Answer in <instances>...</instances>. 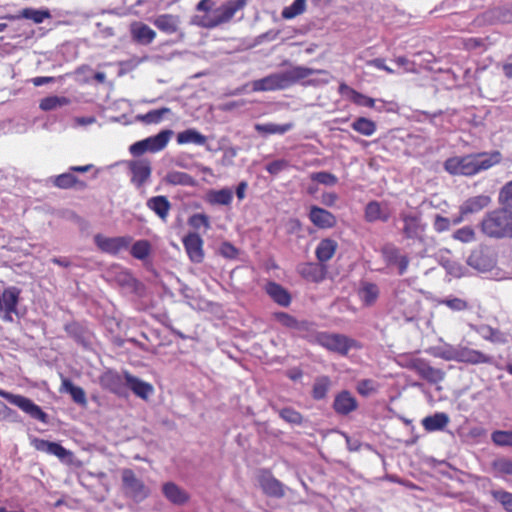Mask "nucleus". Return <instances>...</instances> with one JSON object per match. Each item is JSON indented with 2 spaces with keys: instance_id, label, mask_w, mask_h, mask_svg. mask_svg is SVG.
<instances>
[{
  "instance_id": "79ce46f5",
  "label": "nucleus",
  "mask_w": 512,
  "mask_h": 512,
  "mask_svg": "<svg viewBox=\"0 0 512 512\" xmlns=\"http://www.w3.org/2000/svg\"><path fill=\"white\" fill-rule=\"evenodd\" d=\"M351 127L354 131L367 137L372 136L376 131L375 122L365 117H359L354 120Z\"/></svg>"
},
{
  "instance_id": "5701e85b",
  "label": "nucleus",
  "mask_w": 512,
  "mask_h": 512,
  "mask_svg": "<svg viewBox=\"0 0 512 512\" xmlns=\"http://www.w3.org/2000/svg\"><path fill=\"white\" fill-rule=\"evenodd\" d=\"M130 170L133 174L132 181L138 186L145 183L151 175V164L147 159L130 162Z\"/></svg>"
},
{
  "instance_id": "0e129e2a",
  "label": "nucleus",
  "mask_w": 512,
  "mask_h": 512,
  "mask_svg": "<svg viewBox=\"0 0 512 512\" xmlns=\"http://www.w3.org/2000/svg\"><path fill=\"white\" fill-rule=\"evenodd\" d=\"M376 390L375 382L371 379H363L357 383V391L363 396H368Z\"/></svg>"
},
{
  "instance_id": "1a4fd4ad",
  "label": "nucleus",
  "mask_w": 512,
  "mask_h": 512,
  "mask_svg": "<svg viewBox=\"0 0 512 512\" xmlns=\"http://www.w3.org/2000/svg\"><path fill=\"white\" fill-rule=\"evenodd\" d=\"M400 219L403 222L402 233L405 238L424 241L425 224L422 223L421 217L415 213H401Z\"/></svg>"
},
{
  "instance_id": "2f4dec72",
  "label": "nucleus",
  "mask_w": 512,
  "mask_h": 512,
  "mask_svg": "<svg viewBox=\"0 0 512 512\" xmlns=\"http://www.w3.org/2000/svg\"><path fill=\"white\" fill-rule=\"evenodd\" d=\"M130 254L136 259L141 260L144 265H148L151 262L152 246L147 240H138L131 246Z\"/></svg>"
},
{
  "instance_id": "5fc2aeb1",
  "label": "nucleus",
  "mask_w": 512,
  "mask_h": 512,
  "mask_svg": "<svg viewBox=\"0 0 512 512\" xmlns=\"http://www.w3.org/2000/svg\"><path fill=\"white\" fill-rule=\"evenodd\" d=\"M458 347L446 345L444 347L437 348L434 356L444 359L446 361H457Z\"/></svg>"
},
{
  "instance_id": "20e7f679",
  "label": "nucleus",
  "mask_w": 512,
  "mask_h": 512,
  "mask_svg": "<svg viewBox=\"0 0 512 512\" xmlns=\"http://www.w3.org/2000/svg\"><path fill=\"white\" fill-rule=\"evenodd\" d=\"M480 229L489 238H512V207H500L486 213Z\"/></svg>"
},
{
  "instance_id": "c85d7f7f",
  "label": "nucleus",
  "mask_w": 512,
  "mask_h": 512,
  "mask_svg": "<svg viewBox=\"0 0 512 512\" xmlns=\"http://www.w3.org/2000/svg\"><path fill=\"white\" fill-rule=\"evenodd\" d=\"M449 421V416L446 413L437 412L425 417L422 420V425L428 432L441 431L448 425Z\"/></svg>"
},
{
  "instance_id": "052dcab7",
  "label": "nucleus",
  "mask_w": 512,
  "mask_h": 512,
  "mask_svg": "<svg viewBox=\"0 0 512 512\" xmlns=\"http://www.w3.org/2000/svg\"><path fill=\"white\" fill-rule=\"evenodd\" d=\"M499 203L503 207H512V180L506 183L500 190Z\"/></svg>"
},
{
  "instance_id": "7c9ffc66",
  "label": "nucleus",
  "mask_w": 512,
  "mask_h": 512,
  "mask_svg": "<svg viewBox=\"0 0 512 512\" xmlns=\"http://www.w3.org/2000/svg\"><path fill=\"white\" fill-rule=\"evenodd\" d=\"M176 140L179 145L195 144L202 146L205 145L207 137L200 133L199 131H197L196 129L189 128L182 132H179L177 134Z\"/></svg>"
},
{
  "instance_id": "f257e3e1",
  "label": "nucleus",
  "mask_w": 512,
  "mask_h": 512,
  "mask_svg": "<svg viewBox=\"0 0 512 512\" xmlns=\"http://www.w3.org/2000/svg\"><path fill=\"white\" fill-rule=\"evenodd\" d=\"M247 3L248 0H228L216 7L215 0H201L196 5L199 14L191 18V23L207 29L218 27L229 22Z\"/></svg>"
},
{
  "instance_id": "ddd939ff",
  "label": "nucleus",
  "mask_w": 512,
  "mask_h": 512,
  "mask_svg": "<svg viewBox=\"0 0 512 512\" xmlns=\"http://www.w3.org/2000/svg\"><path fill=\"white\" fill-rule=\"evenodd\" d=\"M457 362L467 364H492L493 357L487 355L479 350L471 349L468 347L459 346L457 354Z\"/></svg>"
},
{
  "instance_id": "423d86ee",
  "label": "nucleus",
  "mask_w": 512,
  "mask_h": 512,
  "mask_svg": "<svg viewBox=\"0 0 512 512\" xmlns=\"http://www.w3.org/2000/svg\"><path fill=\"white\" fill-rule=\"evenodd\" d=\"M0 397L7 400L10 404L17 406L32 419L44 424L48 423L47 413H45L42 408L35 404L31 399L23 395L10 393L3 389H0Z\"/></svg>"
},
{
  "instance_id": "e433bc0d",
  "label": "nucleus",
  "mask_w": 512,
  "mask_h": 512,
  "mask_svg": "<svg viewBox=\"0 0 512 512\" xmlns=\"http://www.w3.org/2000/svg\"><path fill=\"white\" fill-rule=\"evenodd\" d=\"M61 387L68 392L73 401L79 405H86L87 399L83 388L75 386L69 378H62Z\"/></svg>"
},
{
  "instance_id": "39448f33",
  "label": "nucleus",
  "mask_w": 512,
  "mask_h": 512,
  "mask_svg": "<svg viewBox=\"0 0 512 512\" xmlns=\"http://www.w3.org/2000/svg\"><path fill=\"white\" fill-rule=\"evenodd\" d=\"M173 134L174 132L170 129L162 130L154 136L135 142L130 146V153L134 156H140L146 152H160L167 146Z\"/></svg>"
},
{
  "instance_id": "13d9d810",
  "label": "nucleus",
  "mask_w": 512,
  "mask_h": 512,
  "mask_svg": "<svg viewBox=\"0 0 512 512\" xmlns=\"http://www.w3.org/2000/svg\"><path fill=\"white\" fill-rule=\"evenodd\" d=\"M64 330L68 336L75 339L76 341H81L84 338L83 327L78 322H71L66 324Z\"/></svg>"
},
{
  "instance_id": "9d476101",
  "label": "nucleus",
  "mask_w": 512,
  "mask_h": 512,
  "mask_svg": "<svg viewBox=\"0 0 512 512\" xmlns=\"http://www.w3.org/2000/svg\"><path fill=\"white\" fill-rule=\"evenodd\" d=\"M383 259L388 265H397L398 272L400 275H403L409 264V260L407 256L401 255L400 250L393 244H386L383 246L381 250Z\"/></svg>"
},
{
  "instance_id": "864d4df0",
  "label": "nucleus",
  "mask_w": 512,
  "mask_h": 512,
  "mask_svg": "<svg viewBox=\"0 0 512 512\" xmlns=\"http://www.w3.org/2000/svg\"><path fill=\"white\" fill-rule=\"evenodd\" d=\"M310 178L325 186H334L338 182V178L334 174L326 171L314 172Z\"/></svg>"
},
{
  "instance_id": "603ef678",
  "label": "nucleus",
  "mask_w": 512,
  "mask_h": 512,
  "mask_svg": "<svg viewBox=\"0 0 512 512\" xmlns=\"http://www.w3.org/2000/svg\"><path fill=\"white\" fill-rule=\"evenodd\" d=\"M491 495L506 511L512 512V493L499 489L491 491Z\"/></svg>"
},
{
  "instance_id": "c9c22d12",
  "label": "nucleus",
  "mask_w": 512,
  "mask_h": 512,
  "mask_svg": "<svg viewBox=\"0 0 512 512\" xmlns=\"http://www.w3.org/2000/svg\"><path fill=\"white\" fill-rule=\"evenodd\" d=\"M297 271L308 281L318 282L323 278L322 269L315 263H302L298 265Z\"/></svg>"
},
{
  "instance_id": "a211bd4d",
  "label": "nucleus",
  "mask_w": 512,
  "mask_h": 512,
  "mask_svg": "<svg viewBox=\"0 0 512 512\" xmlns=\"http://www.w3.org/2000/svg\"><path fill=\"white\" fill-rule=\"evenodd\" d=\"M260 486L265 494L281 498L285 495L283 484L269 472H263L259 477Z\"/></svg>"
},
{
  "instance_id": "4c0bfd02",
  "label": "nucleus",
  "mask_w": 512,
  "mask_h": 512,
  "mask_svg": "<svg viewBox=\"0 0 512 512\" xmlns=\"http://www.w3.org/2000/svg\"><path fill=\"white\" fill-rule=\"evenodd\" d=\"M292 123H285V124H275V123H262V124H256L255 130L263 135L268 134H285L286 132L290 131L293 128Z\"/></svg>"
},
{
  "instance_id": "c756f323",
  "label": "nucleus",
  "mask_w": 512,
  "mask_h": 512,
  "mask_svg": "<svg viewBox=\"0 0 512 512\" xmlns=\"http://www.w3.org/2000/svg\"><path fill=\"white\" fill-rule=\"evenodd\" d=\"M338 244L335 240L326 238L319 242L316 247V257L319 262L329 261L335 254Z\"/></svg>"
},
{
  "instance_id": "b1692460",
  "label": "nucleus",
  "mask_w": 512,
  "mask_h": 512,
  "mask_svg": "<svg viewBox=\"0 0 512 512\" xmlns=\"http://www.w3.org/2000/svg\"><path fill=\"white\" fill-rule=\"evenodd\" d=\"M417 374L422 379L426 380L427 382H429L431 384L440 383L445 378V372L440 368L431 366L430 363L426 359L422 360Z\"/></svg>"
},
{
  "instance_id": "c03bdc74",
  "label": "nucleus",
  "mask_w": 512,
  "mask_h": 512,
  "mask_svg": "<svg viewBox=\"0 0 512 512\" xmlns=\"http://www.w3.org/2000/svg\"><path fill=\"white\" fill-rule=\"evenodd\" d=\"M149 494V489L140 481L130 475V498L136 502L144 500Z\"/></svg>"
},
{
  "instance_id": "a19ab883",
  "label": "nucleus",
  "mask_w": 512,
  "mask_h": 512,
  "mask_svg": "<svg viewBox=\"0 0 512 512\" xmlns=\"http://www.w3.org/2000/svg\"><path fill=\"white\" fill-rule=\"evenodd\" d=\"M491 470L495 477L512 476V460L497 458L491 463Z\"/></svg>"
},
{
  "instance_id": "4468645a",
  "label": "nucleus",
  "mask_w": 512,
  "mask_h": 512,
  "mask_svg": "<svg viewBox=\"0 0 512 512\" xmlns=\"http://www.w3.org/2000/svg\"><path fill=\"white\" fill-rule=\"evenodd\" d=\"M32 446L37 451L54 455L60 460H64L67 457L71 456V452L64 448L61 444L56 442H50L45 439L34 438L32 440Z\"/></svg>"
},
{
  "instance_id": "a878e982",
  "label": "nucleus",
  "mask_w": 512,
  "mask_h": 512,
  "mask_svg": "<svg viewBox=\"0 0 512 512\" xmlns=\"http://www.w3.org/2000/svg\"><path fill=\"white\" fill-rule=\"evenodd\" d=\"M131 33L133 40L141 45L152 43L156 37V32L148 25L141 22L133 24Z\"/></svg>"
},
{
  "instance_id": "72a5a7b5",
  "label": "nucleus",
  "mask_w": 512,
  "mask_h": 512,
  "mask_svg": "<svg viewBox=\"0 0 512 512\" xmlns=\"http://www.w3.org/2000/svg\"><path fill=\"white\" fill-rule=\"evenodd\" d=\"M379 288L376 284L370 282L362 283L359 289V297L365 306H372L379 297Z\"/></svg>"
},
{
  "instance_id": "58836bf2",
  "label": "nucleus",
  "mask_w": 512,
  "mask_h": 512,
  "mask_svg": "<svg viewBox=\"0 0 512 512\" xmlns=\"http://www.w3.org/2000/svg\"><path fill=\"white\" fill-rule=\"evenodd\" d=\"M208 200L211 204L230 205L233 200V191L227 187L220 190H211L208 193Z\"/></svg>"
},
{
  "instance_id": "4d7b16f0",
  "label": "nucleus",
  "mask_w": 512,
  "mask_h": 512,
  "mask_svg": "<svg viewBox=\"0 0 512 512\" xmlns=\"http://www.w3.org/2000/svg\"><path fill=\"white\" fill-rule=\"evenodd\" d=\"M275 318L285 327L292 329H301L302 327V323L298 322L293 316L285 312L276 313Z\"/></svg>"
},
{
  "instance_id": "0eeeda50",
  "label": "nucleus",
  "mask_w": 512,
  "mask_h": 512,
  "mask_svg": "<svg viewBox=\"0 0 512 512\" xmlns=\"http://www.w3.org/2000/svg\"><path fill=\"white\" fill-rule=\"evenodd\" d=\"M315 342L331 352L347 355L356 345L355 340L343 335L328 332H319L315 335Z\"/></svg>"
},
{
  "instance_id": "e2e57ef3",
  "label": "nucleus",
  "mask_w": 512,
  "mask_h": 512,
  "mask_svg": "<svg viewBox=\"0 0 512 512\" xmlns=\"http://www.w3.org/2000/svg\"><path fill=\"white\" fill-rule=\"evenodd\" d=\"M423 358L413 357V356H404L400 359L399 364L402 367L413 370L416 373L420 367Z\"/></svg>"
},
{
  "instance_id": "680f3d73",
  "label": "nucleus",
  "mask_w": 512,
  "mask_h": 512,
  "mask_svg": "<svg viewBox=\"0 0 512 512\" xmlns=\"http://www.w3.org/2000/svg\"><path fill=\"white\" fill-rule=\"evenodd\" d=\"M351 100L360 106L372 108L375 105V100L368 96H365L355 90H350Z\"/></svg>"
},
{
  "instance_id": "de8ad7c7",
  "label": "nucleus",
  "mask_w": 512,
  "mask_h": 512,
  "mask_svg": "<svg viewBox=\"0 0 512 512\" xmlns=\"http://www.w3.org/2000/svg\"><path fill=\"white\" fill-rule=\"evenodd\" d=\"M306 10V0H294L293 3L282 10V17L284 19H293L301 15Z\"/></svg>"
},
{
  "instance_id": "4be33fe9",
  "label": "nucleus",
  "mask_w": 512,
  "mask_h": 512,
  "mask_svg": "<svg viewBox=\"0 0 512 512\" xmlns=\"http://www.w3.org/2000/svg\"><path fill=\"white\" fill-rule=\"evenodd\" d=\"M153 25L165 34H174L178 31L180 19L177 15L161 14L152 20Z\"/></svg>"
},
{
  "instance_id": "6e6d98bb",
  "label": "nucleus",
  "mask_w": 512,
  "mask_h": 512,
  "mask_svg": "<svg viewBox=\"0 0 512 512\" xmlns=\"http://www.w3.org/2000/svg\"><path fill=\"white\" fill-rule=\"evenodd\" d=\"M440 304L449 307L453 311H463L468 308V304L464 299L457 297H447L439 301Z\"/></svg>"
},
{
  "instance_id": "09e8293b",
  "label": "nucleus",
  "mask_w": 512,
  "mask_h": 512,
  "mask_svg": "<svg viewBox=\"0 0 512 512\" xmlns=\"http://www.w3.org/2000/svg\"><path fill=\"white\" fill-rule=\"evenodd\" d=\"M21 17L32 20L36 24L42 23L45 19L51 17L49 10H37L33 8H24L21 11Z\"/></svg>"
},
{
  "instance_id": "9b49d317",
  "label": "nucleus",
  "mask_w": 512,
  "mask_h": 512,
  "mask_svg": "<svg viewBox=\"0 0 512 512\" xmlns=\"http://www.w3.org/2000/svg\"><path fill=\"white\" fill-rule=\"evenodd\" d=\"M183 245L192 262H202L204 258L203 240L197 233H189L185 236L183 239Z\"/></svg>"
},
{
  "instance_id": "f03ea898",
  "label": "nucleus",
  "mask_w": 512,
  "mask_h": 512,
  "mask_svg": "<svg viewBox=\"0 0 512 512\" xmlns=\"http://www.w3.org/2000/svg\"><path fill=\"white\" fill-rule=\"evenodd\" d=\"M321 73H325V71L304 66H293L288 70L272 73L266 77L252 81V91L269 92L284 90L302 79H305L313 74Z\"/></svg>"
},
{
  "instance_id": "f8f14e48",
  "label": "nucleus",
  "mask_w": 512,
  "mask_h": 512,
  "mask_svg": "<svg viewBox=\"0 0 512 512\" xmlns=\"http://www.w3.org/2000/svg\"><path fill=\"white\" fill-rule=\"evenodd\" d=\"M467 264L479 272H487L495 266L494 259L483 249H475L467 258Z\"/></svg>"
},
{
  "instance_id": "6ab92c4d",
  "label": "nucleus",
  "mask_w": 512,
  "mask_h": 512,
  "mask_svg": "<svg viewBox=\"0 0 512 512\" xmlns=\"http://www.w3.org/2000/svg\"><path fill=\"white\" fill-rule=\"evenodd\" d=\"M310 221L321 229L331 228L336 224V217L323 208L312 206L309 213Z\"/></svg>"
},
{
  "instance_id": "8fccbe9b",
  "label": "nucleus",
  "mask_w": 512,
  "mask_h": 512,
  "mask_svg": "<svg viewBox=\"0 0 512 512\" xmlns=\"http://www.w3.org/2000/svg\"><path fill=\"white\" fill-rule=\"evenodd\" d=\"M492 442L501 447H512V431L496 430L491 434Z\"/></svg>"
},
{
  "instance_id": "bb28decb",
  "label": "nucleus",
  "mask_w": 512,
  "mask_h": 512,
  "mask_svg": "<svg viewBox=\"0 0 512 512\" xmlns=\"http://www.w3.org/2000/svg\"><path fill=\"white\" fill-rule=\"evenodd\" d=\"M130 391L142 400L149 401L155 389L152 384L130 375Z\"/></svg>"
},
{
  "instance_id": "3c124183",
  "label": "nucleus",
  "mask_w": 512,
  "mask_h": 512,
  "mask_svg": "<svg viewBox=\"0 0 512 512\" xmlns=\"http://www.w3.org/2000/svg\"><path fill=\"white\" fill-rule=\"evenodd\" d=\"M453 239L460 241L462 243H471L475 241L476 234L475 230L471 226H464L462 228L457 229L453 235Z\"/></svg>"
},
{
  "instance_id": "774afa93",
  "label": "nucleus",
  "mask_w": 512,
  "mask_h": 512,
  "mask_svg": "<svg viewBox=\"0 0 512 512\" xmlns=\"http://www.w3.org/2000/svg\"><path fill=\"white\" fill-rule=\"evenodd\" d=\"M189 224L195 229H200L201 227L208 228L209 227V219L204 214H195L190 217Z\"/></svg>"
},
{
  "instance_id": "49530a36",
  "label": "nucleus",
  "mask_w": 512,
  "mask_h": 512,
  "mask_svg": "<svg viewBox=\"0 0 512 512\" xmlns=\"http://www.w3.org/2000/svg\"><path fill=\"white\" fill-rule=\"evenodd\" d=\"M165 181L172 185L184 186H190L194 183L193 178L189 174L180 171H171L167 173Z\"/></svg>"
},
{
  "instance_id": "bf43d9fd",
  "label": "nucleus",
  "mask_w": 512,
  "mask_h": 512,
  "mask_svg": "<svg viewBox=\"0 0 512 512\" xmlns=\"http://www.w3.org/2000/svg\"><path fill=\"white\" fill-rule=\"evenodd\" d=\"M279 415L283 420L291 424H300L303 420L302 415L292 408H283Z\"/></svg>"
},
{
  "instance_id": "69168bd1",
  "label": "nucleus",
  "mask_w": 512,
  "mask_h": 512,
  "mask_svg": "<svg viewBox=\"0 0 512 512\" xmlns=\"http://www.w3.org/2000/svg\"><path fill=\"white\" fill-rule=\"evenodd\" d=\"M451 222L448 218L436 215L433 221V228L436 232L442 233L450 229Z\"/></svg>"
},
{
  "instance_id": "6e6552de",
  "label": "nucleus",
  "mask_w": 512,
  "mask_h": 512,
  "mask_svg": "<svg viewBox=\"0 0 512 512\" xmlns=\"http://www.w3.org/2000/svg\"><path fill=\"white\" fill-rule=\"evenodd\" d=\"M20 294L21 290L15 286H10L0 291V317L3 321H13L12 314L17 313Z\"/></svg>"
},
{
  "instance_id": "f704fd0d",
  "label": "nucleus",
  "mask_w": 512,
  "mask_h": 512,
  "mask_svg": "<svg viewBox=\"0 0 512 512\" xmlns=\"http://www.w3.org/2000/svg\"><path fill=\"white\" fill-rule=\"evenodd\" d=\"M100 384L103 388L111 392L119 393L123 385V380L119 374L109 370L101 375Z\"/></svg>"
},
{
  "instance_id": "7ed1b4c3",
  "label": "nucleus",
  "mask_w": 512,
  "mask_h": 512,
  "mask_svg": "<svg viewBox=\"0 0 512 512\" xmlns=\"http://www.w3.org/2000/svg\"><path fill=\"white\" fill-rule=\"evenodd\" d=\"M499 152L475 154L464 157H452L445 161V170L452 175L472 176L491 168L500 162Z\"/></svg>"
},
{
  "instance_id": "412c9836",
  "label": "nucleus",
  "mask_w": 512,
  "mask_h": 512,
  "mask_svg": "<svg viewBox=\"0 0 512 512\" xmlns=\"http://www.w3.org/2000/svg\"><path fill=\"white\" fill-rule=\"evenodd\" d=\"M162 493L174 505H183L189 500L188 493L174 482L163 484Z\"/></svg>"
},
{
  "instance_id": "f3484780",
  "label": "nucleus",
  "mask_w": 512,
  "mask_h": 512,
  "mask_svg": "<svg viewBox=\"0 0 512 512\" xmlns=\"http://www.w3.org/2000/svg\"><path fill=\"white\" fill-rule=\"evenodd\" d=\"M358 402L349 391L340 392L334 399L333 409L339 415H348L356 410Z\"/></svg>"
},
{
  "instance_id": "338daca9",
  "label": "nucleus",
  "mask_w": 512,
  "mask_h": 512,
  "mask_svg": "<svg viewBox=\"0 0 512 512\" xmlns=\"http://www.w3.org/2000/svg\"><path fill=\"white\" fill-rule=\"evenodd\" d=\"M289 166L288 161L284 159L275 160L266 166V171L272 175H277Z\"/></svg>"
},
{
  "instance_id": "cd10ccee",
  "label": "nucleus",
  "mask_w": 512,
  "mask_h": 512,
  "mask_svg": "<svg viewBox=\"0 0 512 512\" xmlns=\"http://www.w3.org/2000/svg\"><path fill=\"white\" fill-rule=\"evenodd\" d=\"M147 207L152 210L161 220L166 221L171 204L165 196H154L147 201Z\"/></svg>"
},
{
  "instance_id": "2eb2a0df",
  "label": "nucleus",
  "mask_w": 512,
  "mask_h": 512,
  "mask_svg": "<svg viewBox=\"0 0 512 512\" xmlns=\"http://www.w3.org/2000/svg\"><path fill=\"white\" fill-rule=\"evenodd\" d=\"M94 242L102 252L109 254H117L127 245V240L125 237L109 238L101 234L94 236Z\"/></svg>"
},
{
  "instance_id": "dca6fc26",
  "label": "nucleus",
  "mask_w": 512,
  "mask_h": 512,
  "mask_svg": "<svg viewBox=\"0 0 512 512\" xmlns=\"http://www.w3.org/2000/svg\"><path fill=\"white\" fill-rule=\"evenodd\" d=\"M364 216L367 222H387L390 218V211L386 203L370 201L365 207Z\"/></svg>"
},
{
  "instance_id": "393cba45",
  "label": "nucleus",
  "mask_w": 512,
  "mask_h": 512,
  "mask_svg": "<svg viewBox=\"0 0 512 512\" xmlns=\"http://www.w3.org/2000/svg\"><path fill=\"white\" fill-rule=\"evenodd\" d=\"M266 293L280 306L287 307L291 303L289 292L276 282H268L265 286Z\"/></svg>"
},
{
  "instance_id": "ea45409f",
  "label": "nucleus",
  "mask_w": 512,
  "mask_h": 512,
  "mask_svg": "<svg viewBox=\"0 0 512 512\" xmlns=\"http://www.w3.org/2000/svg\"><path fill=\"white\" fill-rule=\"evenodd\" d=\"M53 185L60 189H70L76 186L84 187L85 183L72 173H62L53 179Z\"/></svg>"
},
{
  "instance_id": "aec40b11",
  "label": "nucleus",
  "mask_w": 512,
  "mask_h": 512,
  "mask_svg": "<svg viewBox=\"0 0 512 512\" xmlns=\"http://www.w3.org/2000/svg\"><path fill=\"white\" fill-rule=\"evenodd\" d=\"M491 203L489 195L481 194L466 199L459 210L462 215L475 214L482 211Z\"/></svg>"
},
{
  "instance_id": "37998d69",
  "label": "nucleus",
  "mask_w": 512,
  "mask_h": 512,
  "mask_svg": "<svg viewBox=\"0 0 512 512\" xmlns=\"http://www.w3.org/2000/svg\"><path fill=\"white\" fill-rule=\"evenodd\" d=\"M71 103V100L65 96H48L41 99L39 108L43 111H51L58 107L66 106Z\"/></svg>"
},
{
  "instance_id": "a18cd8bd",
  "label": "nucleus",
  "mask_w": 512,
  "mask_h": 512,
  "mask_svg": "<svg viewBox=\"0 0 512 512\" xmlns=\"http://www.w3.org/2000/svg\"><path fill=\"white\" fill-rule=\"evenodd\" d=\"M331 381L328 376H321L315 380L312 390V396L316 400H321L326 397L330 388Z\"/></svg>"
},
{
  "instance_id": "473e14b6",
  "label": "nucleus",
  "mask_w": 512,
  "mask_h": 512,
  "mask_svg": "<svg viewBox=\"0 0 512 512\" xmlns=\"http://www.w3.org/2000/svg\"><path fill=\"white\" fill-rule=\"evenodd\" d=\"M171 109L162 107L159 109L150 110L146 114H139L135 116V120L145 124H158L171 114Z\"/></svg>"
}]
</instances>
